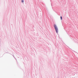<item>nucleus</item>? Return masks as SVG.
Returning <instances> with one entry per match:
<instances>
[{
	"label": "nucleus",
	"mask_w": 78,
	"mask_h": 78,
	"mask_svg": "<svg viewBox=\"0 0 78 78\" xmlns=\"http://www.w3.org/2000/svg\"><path fill=\"white\" fill-rule=\"evenodd\" d=\"M54 28H55V31L56 33L58 34V32L59 31L57 25H55V24H54Z\"/></svg>",
	"instance_id": "obj_1"
},
{
	"label": "nucleus",
	"mask_w": 78,
	"mask_h": 78,
	"mask_svg": "<svg viewBox=\"0 0 78 78\" xmlns=\"http://www.w3.org/2000/svg\"><path fill=\"white\" fill-rule=\"evenodd\" d=\"M62 17H61V20H62Z\"/></svg>",
	"instance_id": "obj_2"
},
{
	"label": "nucleus",
	"mask_w": 78,
	"mask_h": 78,
	"mask_svg": "<svg viewBox=\"0 0 78 78\" xmlns=\"http://www.w3.org/2000/svg\"><path fill=\"white\" fill-rule=\"evenodd\" d=\"M22 2H24L23 0H22Z\"/></svg>",
	"instance_id": "obj_3"
}]
</instances>
